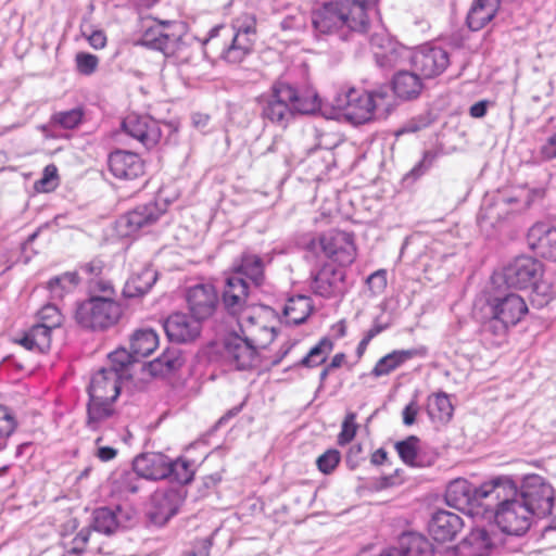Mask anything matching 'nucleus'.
<instances>
[{
    "label": "nucleus",
    "instance_id": "f257e3e1",
    "mask_svg": "<svg viewBox=\"0 0 556 556\" xmlns=\"http://www.w3.org/2000/svg\"><path fill=\"white\" fill-rule=\"evenodd\" d=\"M336 102L341 114L356 125L375 118H386L396 105L387 86L372 90L350 88L339 94Z\"/></svg>",
    "mask_w": 556,
    "mask_h": 556
},
{
    "label": "nucleus",
    "instance_id": "f03ea898",
    "mask_svg": "<svg viewBox=\"0 0 556 556\" xmlns=\"http://www.w3.org/2000/svg\"><path fill=\"white\" fill-rule=\"evenodd\" d=\"M118 374L114 370H98L88 387L89 401L87 403V427L99 430L116 414L114 403L121 392Z\"/></svg>",
    "mask_w": 556,
    "mask_h": 556
},
{
    "label": "nucleus",
    "instance_id": "7ed1b4c3",
    "mask_svg": "<svg viewBox=\"0 0 556 556\" xmlns=\"http://www.w3.org/2000/svg\"><path fill=\"white\" fill-rule=\"evenodd\" d=\"M380 67H403L409 60L419 70H446L450 65L448 53L441 47L422 46L416 50L389 45L375 52Z\"/></svg>",
    "mask_w": 556,
    "mask_h": 556
},
{
    "label": "nucleus",
    "instance_id": "20e7f679",
    "mask_svg": "<svg viewBox=\"0 0 556 556\" xmlns=\"http://www.w3.org/2000/svg\"><path fill=\"white\" fill-rule=\"evenodd\" d=\"M252 339L237 332L228 333L223 340L225 359L239 370L268 367L279 363V358L269 355L268 344L261 345Z\"/></svg>",
    "mask_w": 556,
    "mask_h": 556
},
{
    "label": "nucleus",
    "instance_id": "39448f33",
    "mask_svg": "<svg viewBox=\"0 0 556 556\" xmlns=\"http://www.w3.org/2000/svg\"><path fill=\"white\" fill-rule=\"evenodd\" d=\"M306 250L314 254H323L339 266H351L358 255L355 233L338 228L324 231L312 238Z\"/></svg>",
    "mask_w": 556,
    "mask_h": 556
},
{
    "label": "nucleus",
    "instance_id": "423d86ee",
    "mask_svg": "<svg viewBox=\"0 0 556 556\" xmlns=\"http://www.w3.org/2000/svg\"><path fill=\"white\" fill-rule=\"evenodd\" d=\"M123 314V306L117 299L87 298L78 303L75 320L85 329L105 331L116 326Z\"/></svg>",
    "mask_w": 556,
    "mask_h": 556
},
{
    "label": "nucleus",
    "instance_id": "0eeeda50",
    "mask_svg": "<svg viewBox=\"0 0 556 556\" xmlns=\"http://www.w3.org/2000/svg\"><path fill=\"white\" fill-rule=\"evenodd\" d=\"M311 21L318 35L336 34L343 28L352 33H367L341 0L327 1L315 7L311 12Z\"/></svg>",
    "mask_w": 556,
    "mask_h": 556
},
{
    "label": "nucleus",
    "instance_id": "6e6552de",
    "mask_svg": "<svg viewBox=\"0 0 556 556\" xmlns=\"http://www.w3.org/2000/svg\"><path fill=\"white\" fill-rule=\"evenodd\" d=\"M173 22H157L147 27L141 37V43L160 50L170 65H182L188 62L189 48L181 41L180 34Z\"/></svg>",
    "mask_w": 556,
    "mask_h": 556
},
{
    "label": "nucleus",
    "instance_id": "1a4fd4ad",
    "mask_svg": "<svg viewBox=\"0 0 556 556\" xmlns=\"http://www.w3.org/2000/svg\"><path fill=\"white\" fill-rule=\"evenodd\" d=\"M277 314L269 306L251 304L250 309L238 320L242 334L250 336L254 342L270 344L276 337Z\"/></svg>",
    "mask_w": 556,
    "mask_h": 556
},
{
    "label": "nucleus",
    "instance_id": "9d476101",
    "mask_svg": "<svg viewBox=\"0 0 556 556\" xmlns=\"http://www.w3.org/2000/svg\"><path fill=\"white\" fill-rule=\"evenodd\" d=\"M254 40V38L248 36L231 35L230 29L225 25H217L210 30L202 45L219 50L228 63L237 64L252 51Z\"/></svg>",
    "mask_w": 556,
    "mask_h": 556
},
{
    "label": "nucleus",
    "instance_id": "9b49d317",
    "mask_svg": "<svg viewBox=\"0 0 556 556\" xmlns=\"http://www.w3.org/2000/svg\"><path fill=\"white\" fill-rule=\"evenodd\" d=\"M165 213L166 206L156 201L139 204L118 217L116 232L122 238L135 237L155 225Z\"/></svg>",
    "mask_w": 556,
    "mask_h": 556
},
{
    "label": "nucleus",
    "instance_id": "f8f14e48",
    "mask_svg": "<svg viewBox=\"0 0 556 556\" xmlns=\"http://www.w3.org/2000/svg\"><path fill=\"white\" fill-rule=\"evenodd\" d=\"M534 516L517 496L502 501L495 510V522L508 535L521 536L532 526Z\"/></svg>",
    "mask_w": 556,
    "mask_h": 556
},
{
    "label": "nucleus",
    "instance_id": "ddd939ff",
    "mask_svg": "<svg viewBox=\"0 0 556 556\" xmlns=\"http://www.w3.org/2000/svg\"><path fill=\"white\" fill-rule=\"evenodd\" d=\"M518 497L527 505L534 517L544 518L552 514L554 489L540 476L527 477Z\"/></svg>",
    "mask_w": 556,
    "mask_h": 556
},
{
    "label": "nucleus",
    "instance_id": "4468645a",
    "mask_svg": "<svg viewBox=\"0 0 556 556\" xmlns=\"http://www.w3.org/2000/svg\"><path fill=\"white\" fill-rule=\"evenodd\" d=\"M544 271V265L538 258L520 255L504 267L503 279L509 288L525 290L541 279Z\"/></svg>",
    "mask_w": 556,
    "mask_h": 556
},
{
    "label": "nucleus",
    "instance_id": "2eb2a0df",
    "mask_svg": "<svg viewBox=\"0 0 556 556\" xmlns=\"http://www.w3.org/2000/svg\"><path fill=\"white\" fill-rule=\"evenodd\" d=\"M488 306L492 318L505 328L516 326L529 312L525 299L517 293L494 296L488 301Z\"/></svg>",
    "mask_w": 556,
    "mask_h": 556
},
{
    "label": "nucleus",
    "instance_id": "dca6fc26",
    "mask_svg": "<svg viewBox=\"0 0 556 556\" xmlns=\"http://www.w3.org/2000/svg\"><path fill=\"white\" fill-rule=\"evenodd\" d=\"M345 277L344 271L325 263L313 275L311 289L314 294L325 299L341 298L346 291Z\"/></svg>",
    "mask_w": 556,
    "mask_h": 556
},
{
    "label": "nucleus",
    "instance_id": "f3484780",
    "mask_svg": "<svg viewBox=\"0 0 556 556\" xmlns=\"http://www.w3.org/2000/svg\"><path fill=\"white\" fill-rule=\"evenodd\" d=\"M124 131L148 149L155 147L162 137L159 123L150 116L128 114L122 123Z\"/></svg>",
    "mask_w": 556,
    "mask_h": 556
},
{
    "label": "nucleus",
    "instance_id": "a211bd4d",
    "mask_svg": "<svg viewBox=\"0 0 556 556\" xmlns=\"http://www.w3.org/2000/svg\"><path fill=\"white\" fill-rule=\"evenodd\" d=\"M293 94L291 84L285 80L274 83L269 98L263 106L262 116L271 123L282 124L292 112L290 99Z\"/></svg>",
    "mask_w": 556,
    "mask_h": 556
},
{
    "label": "nucleus",
    "instance_id": "6ab92c4d",
    "mask_svg": "<svg viewBox=\"0 0 556 556\" xmlns=\"http://www.w3.org/2000/svg\"><path fill=\"white\" fill-rule=\"evenodd\" d=\"M188 308L197 319H206L216 311L218 294L211 283H200L190 287L186 293Z\"/></svg>",
    "mask_w": 556,
    "mask_h": 556
},
{
    "label": "nucleus",
    "instance_id": "aec40b11",
    "mask_svg": "<svg viewBox=\"0 0 556 556\" xmlns=\"http://www.w3.org/2000/svg\"><path fill=\"white\" fill-rule=\"evenodd\" d=\"M529 248L540 257L556 262V227L547 222H536L527 233Z\"/></svg>",
    "mask_w": 556,
    "mask_h": 556
},
{
    "label": "nucleus",
    "instance_id": "412c9836",
    "mask_svg": "<svg viewBox=\"0 0 556 556\" xmlns=\"http://www.w3.org/2000/svg\"><path fill=\"white\" fill-rule=\"evenodd\" d=\"M109 170L118 179L135 180L146 174L143 160L134 152L116 150L108 157Z\"/></svg>",
    "mask_w": 556,
    "mask_h": 556
},
{
    "label": "nucleus",
    "instance_id": "4be33fe9",
    "mask_svg": "<svg viewBox=\"0 0 556 556\" xmlns=\"http://www.w3.org/2000/svg\"><path fill=\"white\" fill-rule=\"evenodd\" d=\"M200 320L184 313H175L166 319L164 330L170 341L177 343L191 342L201 333Z\"/></svg>",
    "mask_w": 556,
    "mask_h": 556
},
{
    "label": "nucleus",
    "instance_id": "5701e85b",
    "mask_svg": "<svg viewBox=\"0 0 556 556\" xmlns=\"http://www.w3.org/2000/svg\"><path fill=\"white\" fill-rule=\"evenodd\" d=\"M132 468L139 477L148 480H162L170 475L169 457L159 452H149L137 456Z\"/></svg>",
    "mask_w": 556,
    "mask_h": 556
},
{
    "label": "nucleus",
    "instance_id": "b1692460",
    "mask_svg": "<svg viewBox=\"0 0 556 556\" xmlns=\"http://www.w3.org/2000/svg\"><path fill=\"white\" fill-rule=\"evenodd\" d=\"M463 528L462 518L448 510H438L428 525L429 534L437 542H448L456 538Z\"/></svg>",
    "mask_w": 556,
    "mask_h": 556
},
{
    "label": "nucleus",
    "instance_id": "393cba45",
    "mask_svg": "<svg viewBox=\"0 0 556 556\" xmlns=\"http://www.w3.org/2000/svg\"><path fill=\"white\" fill-rule=\"evenodd\" d=\"M391 87L394 97L402 101H409L420 96L424 83L416 72H396L392 78Z\"/></svg>",
    "mask_w": 556,
    "mask_h": 556
},
{
    "label": "nucleus",
    "instance_id": "a878e982",
    "mask_svg": "<svg viewBox=\"0 0 556 556\" xmlns=\"http://www.w3.org/2000/svg\"><path fill=\"white\" fill-rule=\"evenodd\" d=\"M501 7V0H473L467 14V25L478 31L486 26L496 15Z\"/></svg>",
    "mask_w": 556,
    "mask_h": 556
},
{
    "label": "nucleus",
    "instance_id": "bb28decb",
    "mask_svg": "<svg viewBox=\"0 0 556 556\" xmlns=\"http://www.w3.org/2000/svg\"><path fill=\"white\" fill-rule=\"evenodd\" d=\"M291 91L294 93L290 99L291 111L300 114H314L320 110L321 100L312 86L299 88L291 85Z\"/></svg>",
    "mask_w": 556,
    "mask_h": 556
},
{
    "label": "nucleus",
    "instance_id": "cd10ccee",
    "mask_svg": "<svg viewBox=\"0 0 556 556\" xmlns=\"http://www.w3.org/2000/svg\"><path fill=\"white\" fill-rule=\"evenodd\" d=\"M159 343V334L152 328L136 329L129 337V349L137 359L151 355Z\"/></svg>",
    "mask_w": 556,
    "mask_h": 556
},
{
    "label": "nucleus",
    "instance_id": "c85d7f7f",
    "mask_svg": "<svg viewBox=\"0 0 556 556\" xmlns=\"http://www.w3.org/2000/svg\"><path fill=\"white\" fill-rule=\"evenodd\" d=\"M179 502V494L175 490L156 491L152 496L153 517L167 521L178 511Z\"/></svg>",
    "mask_w": 556,
    "mask_h": 556
},
{
    "label": "nucleus",
    "instance_id": "c756f323",
    "mask_svg": "<svg viewBox=\"0 0 556 556\" xmlns=\"http://www.w3.org/2000/svg\"><path fill=\"white\" fill-rule=\"evenodd\" d=\"M417 354L418 352L415 349L394 350L378 359L371 369V375L377 378L388 376L400 368L404 363L414 358Z\"/></svg>",
    "mask_w": 556,
    "mask_h": 556
},
{
    "label": "nucleus",
    "instance_id": "7c9ffc66",
    "mask_svg": "<svg viewBox=\"0 0 556 556\" xmlns=\"http://www.w3.org/2000/svg\"><path fill=\"white\" fill-rule=\"evenodd\" d=\"M235 271L245 276L255 286L263 285L265 280V264L260 255L251 252L242 253Z\"/></svg>",
    "mask_w": 556,
    "mask_h": 556
},
{
    "label": "nucleus",
    "instance_id": "2f4dec72",
    "mask_svg": "<svg viewBox=\"0 0 556 556\" xmlns=\"http://www.w3.org/2000/svg\"><path fill=\"white\" fill-rule=\"evenodd\" d=\"M155 281V273L150 268H142L127 279L123 293L126 298L141 296L152 288Z\"/></svg>",
    "mask_w": 556,
    "mask_h": 556
},
{
    "label": "nucleus",
    "instance_id": "473e14b6",
    "mask_svg": "<svg viewBox=\"0 0 556 556\" xmlns=\"http://www.w3.org/2000/svg\"><path fill=\"white\" fill-rule=\"evenodd\" d=\"M15 342L28 351L45 353L51 348L52 337L47 330L34 325Z\"/></svg>",
    "mask_w": 556,
    "mask_h": 556
},
{
    "label": "nucleus",
    "instance_id": "72a5a7b5",
    "mask_svg": "<svg viewBox=\"0 0 556 556\" xmlns=\"http://www.w3.org/2000/svg\"><path fill=\"white\" fill-rule=\"evenodd\" d=\"M427 413L433 422L446 424L451 420L454 406L444 392H438L428 397Z\"/></svg>",
    "mask_w": 556,
    "mask_h": 556
},
{
    "label": "nucleus",
    "instance_id": "f704fd0d",
    "mask_svg": "<svg viewBox=\"0 0 556 556\" xmlns=\"http://www.w3.org/2000/svg\"><path fill=\"white\" fill-rule=\"evenodd\" d=\"M313 312V302L309 296L296 295L290 298L285 307L283 314L288 324L299 325L304 323Z\"/></svg>",
    "mask_w": 556,
    "mask_h": 556
},
{
    "label": "nucleus",
    "instance_id": "c9c22d12",
    "mask_svg": "<svg viewBox=\"0 0 556 556\" xmlns=\"http://www.w3.org/2000/svg\"><path fill=\"white\" fill-rule=\"evenodd\" d=\"M399 546L403 556H430L432 545L422 534L409 532L401 535Z\"/></svg>",
    "mask_w": 556,
    "mask_h": 556
},
{
    "label": "nucleus",
    "instance_id": "e433bc0d",
    "mask_svg": "<svg viewBox=\"0 0 556 556\" xmlns=\"http://www.w3.org/2000/svg\"><path fill=\"white\" fill-rule=\"evenodd\" d=\"M419 443L420 440L416 435H409L404 440L395 442L394 448L405 465L409 467L424 466L419 457Z\"/></svg>",
    "mask_w": 556,
    "mask_h": 556
},
{
    "label": "nucleus",
    "instance_id": "4c0bfd02",
    "mask_svg": "<svg viewBox=\"0 0 556 556\" xmlns=\"http://www.w3.org/2000/svg\"><path fill=\"white\" fill-rule=\"evenodd\" d=\"M182 366V358L177 351L166 350L149 364L151 374L155 376L168 375Z\"/></svg>",
    "mask_w": 556,
    "mask_h": 556
},
{
    "label": "nucleus",
    "instance_id": "58836bf2",
    "mask_svg": "<svg viewBox=\"0 0 556 556\" xmlns=\"http://www.w3.org/2000/svg\"><path fill=\"white\" fill-rule=\"evenodd\" d=\"M140 489V477L132 471H125L115 477L111 482V492L119 497H127Z\"/></svg>",
    "mask_w": 556,
    "mask_h": 556
},
{
    "label": "nucleus",
    "instance_id": "ea45409f",
    "mask_svg": "<svg viewBox=\"0 0 556 556\" xmlns=\"http://www.w3.org/2000/svg\"><path fill=\"white\" fill-rule=\"evenodd\" d=\"M334 344L328 337L321 338L300 361V365L308 368L317 367L326 362Z\"/></svg>",
    "mask_w": 556,
    "mask_h": 556
},
{
    "label": "nucleus",
    "instance_id": "a19ab883",
    "mask_svg": "<svg viewBox=\"0 0 556 556\" xmlns=\"http://www.w3.org/2000/svg\"><path fill=\"white\" fill-rule=\"evenodd\" d=\"M85 118V110L77 106L67 111L54 112L50 117V125L53 127L72 130L77 128Z\"/></svg>",
    "mask_w": 556,
    "mask_h": 556
},
{
    "label": "nucleus",
    "instance_id": "79ce46f5",
    "mask_svg": "<svg viewBox=\"0 0 556 556\" xmlns=\"http://www.w3.org/2000/svg\"><path fill=\"white\" fill-rule=\"evenodd\" d=\"M509 489L511 491H516L517 486L515 482L507 477H498L492 479L491 481L482 483L479 488L475 490V498L476 500H484L489 496L494 495L495 498H501V490Z\"/></svg>",
    "mask_w": 556,
    "mask_h": 556
},
{
    "label": "nucleus",
    "instance_id": "37998d69",
    "mask_svg": "<svg viewBox=\"0 0 556 556\" xmlns=\"http://www.w3.org/2000/svg\"><path fill=\"white\" fill-rule=\"evenodd\" d=\"M138 361L132 351L125 348H118L109 354V366L104 370H114L119 378H124L129 366Z\"/></svg>",
    "mask_w": 556,
    "mask_h": 556
},
{
    "label": "nucleus",
    "instance_id": "c03bdc74",
    "mask_svg": "<svg viewBox=\"0 0 556 556\" xmlns=\"http://www.w3.org/2000/svg\"><path fill=\"white\" fill-rule=\"evenodd\" d=\"M37 321L35 325L52 333L56 328H60L64 321V316L58 306L53 304L43 305L36 315Z\"/></svg>",
    "mask_w": 556,
    "mask_h": 556
},
{
    "label": "nucleus",
    "instance_id": "a18cd8bd",
    "mask_svg": "<svg viewBox=\"0 0 556 556\" xmlns=\"http://www.w3.org/2000/svg\"><path fill=\"white\" fill-rule=\"evenodd\" d=\"M464 543L471 548L473 556H484L492 547V540L484 528L472 529Z\"/></svg>",
    "mask_w": 556,
    "mask_h": 556
},
{
    "label": "nucleus",
    "instance_id": "49530a36",
    "mask_svg": "<svg viewBox=\"0 0 556 556\" xmlns=\"http://www.w3.org/2000/svg\"><path fill=\"white\" fill-rule=\"evenodd\" d=\"M169 467L170 475L168 478H172L176 482L187 484L193 480L195 470L194 463L192 460H189L184 456H180L175 460L169 458Z\"/></svg>",
    "mask_w": 556,
    "mask_h": 556
},
{
    "label": "nucleus",
    "instance_id": "de8ad7c7",
    "mask_svg": "<svg viewBox=\"0 0 556 556\" xmlns=\"http://www.w3.org/2000/svg\"><path fill=\"white\" fill-rule=\"evenodd\" d=\"M118 528L115 513L108 507H100L94 510L93 530L110 535Z\"/></svg>",
    "mask_w": 556,
    "mask_h": 556
},
{
    "label": "nucleus",
    "instance_id": "09e8293b",
    "mask_svg": "<svg viewBox=\"0 0 556 556\" xmlns=\"http://www.w3.org/2000/svg\"><path fill=\"white\" fill-rule=\"evenodd\" d=\"M533 302L539 306L547 305L556 296V285L547 278L541 277L531 285Z\"/></svg>",
    "mask_w": 556,
    "mask_h": 556
},
{
    "label": "nucleus",
    "instance_id": "8fccbe9b",
    "mask_svg": "<svg viewBox=\"0 0 556 556\" xmlns=\"http://www.w3.org/2000/svg\"><path fill=\"white\" fill-rule=\"evenodd\" d=\"M359 429L357 422V414L355 412H346L341 422L340 432L337 435V444L345 446L350 444L356 437Z\"/></svg>",
    "mask_w": 556,
    "mask_h": 556
},
{
    "label": "nucleus",
    "instance_id": "3c124183",
    "mask_svg": "<svg viewBox=\"0 0 556 556\" xmlns=\"http://www.w3.org/2000/svg\"><path fill=\"white\" fill-rule=\"evenodd\" d=\"M88 298L117 299V292L111 280L100 277L89 280Z\"/></svg>",
    "mask_w": 556,
    "mask_h": 556
},
{
    "label": "nucleus",
    "instance_id": "603ef678",
    "mask_svg": "<svg viewBox=\"0 0 556 556\" xmlns=\"http://www.w3.org/2000/svg\"><path fill=\"white\" fill-rule=\"evenodd\" d=\"M355 16L357 22L362 24L367 30L369 29L370 22L368 16V9L375 7L378 0H341Z\"/></svg>",
    "mask_w": 556,
    "mask_h": 556
},
{
    "label": "nucleus",
    "instance_id": "864d4df0",
    "mask_svg": "<svg viewBox=\"0 0 556 556\" xmlns=\"http://www.w3.org/2000/svg\"><path fill=\"white\" fill-rule=\"evenodd\" d=\"M249 295H223V304L231 317L237 321L250 309L251 304H248Z\"/></svg>",
    "mask_w": 556,
    "mask_h": 556
},
{
    "label": "nucleus",
    "instance_id": "5fc2aeb1",
    "mask_svg": "<svg viewBox=\"0 0 556 556\" xmlns=\"http://www.w3.org/2000/svg\"><path fill=\"white\" fill-rule=\"evenodd\" d=\"M60 182L58 167L49 164L43 168L42 176L35 182V189L39 192L53 191Z\"/></svg>",
    "mask_w": 556,
    "mask_h": 556
},
{
    "label": "nucleus",
    "instance_id": "6e6d98bb",
    "mask_svg": "<svg viewBox=\"0 0 556 556\" xmlns=\"http://www.w3.org/2000/svg\"><path fill=\"white\" fill-rule=\"evenodd\" d=\"M341 462V453L336 448H328L316 459L317 469L328 476L334 472Z\"/></svg>",
    "mask_w": 556,
    "mask_h": 556
},
{
    "label": "nucleus",
    "instance_id": "4d7b16f0",
    "mask_svg": "<svg viewBox=\"0 0 556 556\" xmlns=\"http://www.w3.org/2000/svg\"><path fill=\"white\" fill-rule=\"evenodd\" d=\"M231 35L248 36L254 38L256 35V18L248 13L238 16L233 22Z\"/></svg>",
    "mask_w": 556,
    "mask_h": 556
},
{
    "label": "nucleus",
    "instance_id": "13d9d810",
    "mask_svg": "<svg viewBox=\"0 0 556 556\" xmlns=\"http://www.w3.org/2000/svg\"><path fill=\"white\" fill-rule=\"evenodd\" d=\"M213 541L210 536H193L181 556H210Z\"/></svg>",
    "mask_w": 556,
    "mask_h": 556
},
{
    "label": "nucleus",
    "instance_id": "bf43d9fd",
    "mask_svg": "<svg viewBox=\"0 0 556 556\" xmlns=\"http://www.w3.org/2000/svg\"><path fill=\"white\" fill-rule=\"evenodd\" d=\"M78 283L77 275L74 273H66L62 276H56L51 278L47 286L51 292L56 293L59 296L62 295V292L67 288H74Z\"/></svg>",
    "mask_w": 556,
    "mask_h": 556
},
{
    "label": "nucleus",
    "instance_id": "052dcab7",
    "mask_svg": "<svg viewBox=\"0 0 556 556\" xmlns=\"http://www.w3.org/2000/svg\"><path fill=\"white\" fill-rule=\"evenodd\" d=\"M91 531L89 529L80 530L72 541V546L65 552L64 556H81L87 547Z\"/></svg>",
    "mask_w": 556,
    "mask_h": 556
},
{
    "label": "nucleus",
    "instance_id": "680f3d73",
    "mask_svg": "<svg viewBox=\"0 0 556 556\" xmlns=\"http://www.w3.org/2000/svg\"><path fill=\"white\" fill-rule=\"evenodd\" d=\"M431 124L428 115H419L407 121L397 131L396 135L414 134L427 128Z\"/></svg>",
    "mask_w": 556,
    "mask_h": 556
},
{
    "label": "nucleus",
    "instance_id": "e2e57ef3",
    "mask_svg": "<svg viewBox=\"0 0 556 556\" xmlns=\"http://www.w3.org/2000/svg\"><path fill=\"white\" fill-rule=\"evenodd\" d=\"M367 286L369 290L375 294H381L388 285L387 270L378 269L368 276Z\"/></svg>",
    "mask_w": 556,
    "mask_h": 556
},
{
    "label": "nucleus",
    "instance_id": "0e129e2a",
    "mask_svg": "<svg viewBox=\"0 0 556 556\" xmlns=\"http://www.w3.org/2000/svg\"><path fill=\"white\" fill-rule=\"evenodd\" d=\"M223 295H249V287L242 278L232 276L227 279Z\"/></svg>",
    "mask_w": 556,
    "mask_h": 556
},
{
    "label": "nucleus",
    "instance_id": "69168bd1",
    "mask_svg": "<svg viewBox=\"0 0 556 556\" xmlns=\"http://www.w3.org/2000/svg\"><path fill=\"white\" fill-rule=\"evenodd\" d=\"M16 421L11 412L0 405V438L9 437L15 429Z\"/></svg>",
    "mask_w": 556,
    "mask_h": 556
},
{
    "label": "nucleus",
    "instance_id": "338daca9",
    "mask_svg": "<svg viewBox=\"0 0 556 556\" xmlns=\"http://www.w3.org/2000/svg\"><path fill=\"white\" fill-rule=\"evenodd\" d=\"M447 497L453 502H460L462 497L458 494H462L464 498L468 495V485L465 480H457L448 484L446 491Z\"/></svg>",
    "mask_w": 556,
    "mask_h": 556
},
{
    "label": "nucleus",
    "instance_id": "774afa93",
    "mask_svg": "<svg viewBox=\"0 0 556 556\" xmlns=\"http://www.w3.org/2000/svg\"><path fill=\"white\" fill-rule=\"evenodd\" d=\"M540 155L544 161L556 159V131L552 134L541 146Z\"/></svg>",
    "mask_w": 556,
    "mask_h": 556
}]
</instances>
